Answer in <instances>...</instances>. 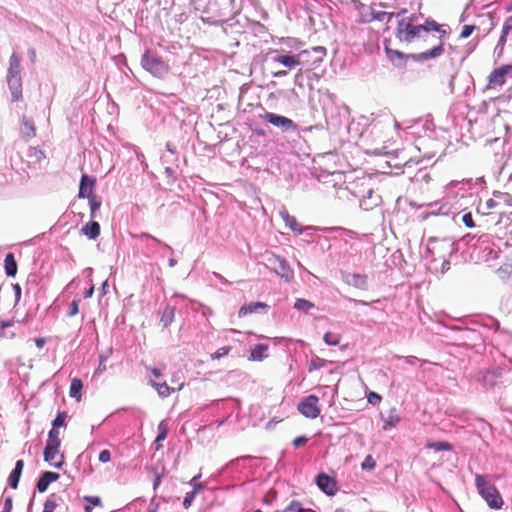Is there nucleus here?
I'll list each match as a JSON object with an SVG mask.
<instances>
[{"label": "nucleus", "mask_w": 512, "mask_h": 512, "mask_svg": "<svg viewBox=\"0 0 512 512\" xmlns=\"http://www.w3.org/2000/svg\"><path fill=\"white\" fill-rule=\"evenodd\" d=\"M418 16L410 15L398 21L396 28V37L401 42L412 43L415 40H423L432 43L437 39V43L432 48L417 54H406L398 50L385 48L388 59L396 67L402 68L407 59L415 62H424L429 59L440 57L445 52V40L451 33L448 24H439L432 18H426L423 23H418Z\"/></svg>", "instance_id": "1"}, {"label": "nucleus", "mask_w": 512, "mask_h": 512, "mask_svg": "<svg viewBox=\"0 0 512 512\" xmlns=\"http://www.w3.org/2000/svg\"><path fill=\"white\" fill-rule=\"evenodd\" d=\"M238 10L236 0H211L207 6L203 21L211 25L226 23Z\"/></svg>", "instance_id": "2"}, {"label": "nucleus", "mask_w": 512, "mask_h": 512, "mask_svg": "<svg viewBox=\"0 0 512 512\" xmlns=\"http://www.w3.org/2000/svg\"><path fill=\"white\" fill-rule=\"evenodd\" d=\"M475 485L479 494L491 509L502 508L504 502L499 491L485 476L476 474Z\"/></svg>", "instance_id": "3"}, {"label": "nucleus", "mask_w": 512, "mask_h": 512, "mask_svg": "<svg viewBox=\"0 0 512 512\" xmlns=\"http://www.w3.org/2000/svg\"><path fill=\"white\" fill-rule=\"evenodd\" d=\"M142 68L154 77L163 79L170 71L169 65L156 53L146 50L141 56Z\"/></svg>", "instance_id": "4"}, {"label": "nucleus", "mask_w": 512, "mask_h": 512, "mask_svg": "<svg viewBox=\"0 0 512 512\" xmlns=\"http://www.w3.org/2000/svg\"><path fill=\"white\" fill-rule=\"evenodd\" d=\"M509 370L505 364L499 365L494 369L480 370L476 374V381L486 390L493 389L502 378L504 372Z\"/></svg>", "instance_id": "5"}, {"label": "nucleus", "mask_w": 512, "mask_h": 512, "mask_svg": "<svg viewBox=\"0 0 512 512\" xmlns=\"http://www.w3.org/2000/svg\"><path fill=\"white\" fill-rule=\"evenodd\" d=\"M261 117L267 123L279 128L283 133L297 132V124L286 116L266 111Z\"/></svg>", "instance_id": "6"}, {"label": "nucleus", "mask_w": 512, "mask_h": 512, "mask_svg": "<svg viewBox=\"0 0 512 512\" xmlns=\"http://www.w3.org/2000/svg\"><path fill=\"white\" fill-rule=\"evenodd\" d=\"M476 249H479L483 253V257L486 261L495 260L498 258L500 251L499 247L492 241V235L481 234L473 244Z\"/></svg>", "instance_id": "7"}, {"label": "nucleus", "mask_w": 512, "mask_h": 512, "mask_svg": "<svg viewBox=\"0 0 512 512\" xmlns=\"http://www.w3.org/2000/svg\"><path fill=\"white\" fill-rule=\"evenodd\" d=\"M318 397L316 395H308L304 397L297 406L300 414L309 419H315L320 415V408L318 406Z\"/></svg>", "instance_id": "8"}, {"label": "nucleus", "mask_w": 512, "mask_h": 512, "mask_svg": "<svg viewBox=\"0 0 512 512\" xmlns=\"http://www.w3.org/2000/svg\"><path fill=\"white\" fill-rule=\"evenodd\" d=\"M309 54L308 50L301 51L300 53L293 54H277L273 60L289 69H293L304 61V56Z\"/></svg>", "instance_id": "9"}, {"label": "nucleus", "mask_w": 512, "mask_h": 512, "mask_svg": "<svg viewBox=\"0 0 512 512\" xmlns=\"http://www.w3.org/2000/svg\"><path fill=\"white\" fill-rule=\"evenodd\" d=\"M315 483L318 488L328 496L335 495L338 490L335 479L324 472L316 476Z\"/></svg>", "instance_id": "10"}, {"label": "nucleus", "mask_w": 512, "mask_h": 512, "mask_svg": "<svg viewBox=\"0 0 512 512\" xmlns=\"http://www.w3.org/2000/svg\"><path fill=\"white\" fill-rule=\"evenodd\" d=\"M342 280L349 286L357 289H368V277L365 274L341 272Z\"/></svg>", "instance_id": "11"}, {"label": "nucleus", "mask_w": 512, "mask_h": 512, "mask_svg": "<svg viewBox=\"0 0 512 512\" xmlns=\"http://www.w3.org/2000/svg\"><path fill=\"white\" fill-rule=\"evenodd\" d=\"M273 264L275 273L284 279L285 282L289 283L294 278V272L286 259L275 256Z\"/></svg>", "instance_id": "12"}, {"label": "nucleus", "mask_w": 512, "mask_h": 512, "mask_svg": "<svg viewBox=\"0 0 512 512\" xmlns=\"http://www.w3.org/2000/svg\"><path fill=\"white\" fill-rule=\"evenodd\" d=\"M511 69L512 66L510 65H502L494 69L488 77V86L490 88L501 87L505 83V77Z\"/></svg>", "instance_id": "13"}, {"label": "nucleus", "mask_w": 512, "mask_h": 512, "mask_svg": "<svg viewBox=\"0 0 512 512\" xmlns=\"http://www.w3.org/2000/svg\"><path fill=\"white\" fill-rule=\"evenodd\" d=\"M269 309L270 306L264 302H250L241 306V308L238 311V315L239 317H245L253 313L267 314Z\"/></svg>", "instance_id": "14"}, {"label": "nucleus", "mask_w": 512, "mask_h": 512, "mask_svg": "<svg viewBox=\"0 0 512 512\" xmlns=\"http://www.w3.org/2000/svg\"><path fill=\"white\" fill-rule=\"evenodd\" d=\"M59 448H60V445L46 443L45 447H44V451H43L44 461L57 469H61L62 466L64 465V456L63 455H61L60 461H58L56 463L52 462L54 460V458L56 457V455L58 454Z\"/></svg>", "instance_id": "15"}, {"label": "nucleus", "mask_w": 512, "mask_h": 512, "mask_svg": "<svg viewBox=\"0 0 512 512\" xmlns=\"http://www.w3.org/2000/svg\"><path fill=\"white\" fill-rule=\"evenodd\" d=\"M382 198L379 194L369 189L365 195L360 199L359 206L365 211H370L380 205Z\"/></svg>", "instance_id": "16"}, {"label": "nucleus", "mask_w": 512, "mask_h": 512, "mask_svg": "<svg viewBox=\"0 0 512 512\" xmlns=\"http://www.w3.org/2000/svg\"><path fill=\"white\" fill-rule=\"evenodd\" d=\"M60 478V475L56 472L52 471H44L40 474L37 482L36 489L39 493H44L47 491L49 485Z\"/></svg>", "instance_id": "17"}, {"label": "nucleus", "mask_w": 512, "mask_h": 512, "mask_svg": "<svg viewBox=\"0 0 512 512\" xmlns=\"http://www.w3.org/2000/svg\"><path fill=\"white\" fill-rule=\"evenodd\" d=\"M95 186V179L88 176L87 174H83L80 179L79 183V191H78V197L79 198H89L93 194V189Z\"/></svg>", "instance_id": "18"}, {"label": "nucleus", "mask_w": 512, "mask_h": 512, "mask_svg": "<svg viewBox=\"0 0 512 512\" xmlns=\"http://www.w3.org/2000/svg\"><path fill=\"white\" fill-rule=\"evenodd\" d=\"M8 88L11 92L13 102L22 99V81L21 76H7Z\"/></svg>", "instance_id": "19"}, {"label": "nucleus", "mask_w": 512, "mask_h": 512, "mask_svg": "<svg viewBox=\"0 0 512 512\" xmlns=\"http://www.w3.org/2000/svg\"><path fill=\"white\" fill-rule=\"evenodd\" d=\"M24 468V461L22 459H19L15 462V466L13 470L10 472L8 476V485L12 489H17L22 472Z\"/></svg>", "instance_id": "20"}, {"label": "nucleus", "mask_w": 512, "mask_h": 512, "mask_svg": "<svg viewBox=\"0 0 512 512\" xmlns=\"http://www.w3.org/2000/svg\"><path fill=\"white\" fill-rule=\"evenodd\" d=\"M100 224L93 219L86 223L81 231L90 240H95L100 235Z\"/></svg>", "instance_id": "21"}, {"label": "nucleus", "mask_w": 512, "mask_h": 512, "mask_svg": "<svg viewBox=\"0 0 512 512\" xmlns=\"http://www.w3.org/2000/svg\"><path fill=\"white\" fill-rule=\"evenodd\" d=\"M280 216L282 220L284 221L285 225L292 230L293 232H296L297 234H302L303 229L298 224L296 218L292 215H290L287 210L283 209L280 211Z\"/></svg>", "instance_id": "22"}, {"label": "nucleus", "mask_w": 512, "mask_h": 512, "mask_svg": "<svg viewBox=\"0 0 512 512\" xmlns=\"http://www.w3.org/2000/svg\"><path fill=\"white\" fill-rule=\"evenodd\" d=\"M175 311V306H171L168 303L165 304L160 317V323L162 324L163 328H167L174 321Z\"/></svg>", "instance_id": "23"}, {"label": "nucleus", "mask_w": 512, "mask_h": 512, "mask_svg": "<svg viewBox=\"0 0 512 512\" xmlns=\"http://www.w3.org/2000/svg\"><path fill=\"white\" fill-rule=\"evenodd\" d=\"M150 384L161 398H167L175 391V389L170 387L166 381L160 382L150 379Z\"/></svg>", "instance_id": "24"}, {"label": "nucleus", "mask_w": 512, "mask_h": 512, "mask_svg": "<svg viewBox=\"0 0 512 512\" xmlns=\"http://www.w3.org/2000/svg\"><path fill=\"white\" fill-rule=\"evenodd\" d=\"M268 345L264 343H258L254 345L250 352V359L254 361H262L268 357Z\"/></svg>", "instance_id": "25"}, {"label": "nucleus", "mask_w": 512, "mask_h": 512, "mask_svg": "<svg viewBox=\"0 0 512 512\" xmlns=\"http://www.w3.org/2000/svg\"><path fill=\"white\" fill-rule=\"evenodd\" d=\"M4 268L8 277H14L17 274L18 265L13 253L9 252L5 255Z\"/></svg>", "instance_id": "26"}, {"label": "nucleus", "mask_w": 512, "mask_h": 512, "mask_svg": "<svg viewBox=\"0 0 512 512\" xmlns=\"http://www.w3.org/2000/svg\"><path fill=\"white\" fill-rule=\"evenodd\" d=\"M381 419L384 421V425H383L384 430L396 427V425L400 422V417L397 413L396 408L390 409L387 417H384L381 414Z\"/></svg>", "instance_id": "27"}, {"label": "nucleus", "mask_w": 512, "mask_h": 512, "mask_svg": "<svg viewBox=\"0 0 512 512\" xmlns=\"http://www.w3.org/2000/svg\"><path fill=\"white\" fill-rule=\"evenodd\" d=\"M21 58L18 54L13 53L9 59V68L7 76H20Z\"/></svg>", "instance_id": "28"}, {"label": "nucleus", "mask_w": 512, "mask_h": 512, "mask_svg": "<svg viewBox=\"0 0 512 512\" xmlns=\"http://www.w3.org/2000/svg\"><path fill=\"white\" fill-rule=\"evenodd\" d=\"M454 244L453 243H450L446 240H443V241H435L434 242V246L432 247H428V252L431 253V257H432V261L435 262L436 261V256H435V250H449V255L453 252L454 248H453Z\"/></svg>", "instance_id": "29"}, {"label": "nucleus", "mask_w": 512, "mask_h": 512, "mask_svg": "<svg viewBox=\"0 0 512 512\" xmlns=\"http://www.w3.org/2000/svg\"><path fill=\"white\" fill-rule=\"evenodd\" d=\"M83 383L79 378H73L70 383L69 396L76 400H80Z\"/></svg>", "instance_id": "30"}, {"label": "nucleus", "mask_w": 512, "mask_h": 512, "mask_svg": "<svg viewBox=\"0 0 512 512\" xmlns=\"http://www.w3.org/2000/svg\"><path fill=\"white\" fill-rule=\"evenodd\" d=\"M205 488V485H194V488L192 491L187 492L184 500H183V507L185 509H188L191 507L196 495L201 492Z\"/></svg>", "instance_id": "31"}, {"label": "nucleus", "mask_w": 512, "mask_h": 512, "mask_svg": "<svg viewBox=\"0 0 512 512\" xmlns=\"http://www.w3.org/2000/svg\"><path fill=\"white\" fill-rule=\"evenodd\" d=\"M251 459V456H241L232 459L220 469V474L226 473L228 470H238L241 462Z\"/></svg>", "instance_id": "32"}, {"label": "nucleus", "mask_w": 512, "mask_h": 512, "mask_svg": "<svg viewBox=\"0 0 512 512\" xmlns=\"http://www.w3.org/2000/svg\"><path fill=\"white\" fill-rule=\"evenodd\" d=\"M167 434H168V426L165 423V421H161L158 424V433H157V436H156V439L154 442L156 445L155 450H159V448L161 447L160 442H162L166 439Z\"/></svg>", "instance_id": "33"}, {"label": "nucleus", "mask_w": 512, "mask_h": 512, "mask_svg": "<svg viewBox=\"0 0 512 512\" xmlns=\"http://www.w3.org/2000/svg\"><path fill=\"white\" fill-rule=\"evenodd\" d=\"M330 361L322 359L318 356H314L307 364L308 371L311 373L315 370H319L321 368H324L329 364Z\"/></svg>", "instance_id": "34"}, {"label": "nucleus", "mask_w": 512, "mask_h": 512, "mask_svg": "<svg viewBox=\"0 0 512 512\" xmlns=\"http://www.w3.org/2000/svg\"><path fill=\"white\" fill-rule=\"evenodd\" d=\"M87 199L89 201L90 207V218L95 219L97 217V212L101 207L102 201L97 195H92Z\"/></svg>", "instance_id": "35"}, {"label": "nucleus", "mask_w": 512, "mask_h": 512, "mask_svg": "<svg viewBox=\"0 0 512 512\" xmlns=\"http://www.w3.org/2000/svg\"><path fill=\"white\" fill-rule=\"evenodd\" d=\"M493 196L500 202V206L512 207V195L507 192L494 191Z\"/></svg>", "instance_id": "36"}, {"label": "nucleus", "mask_w": 512, "mask_h": 512, "mask_svg": "<svg viewBox=\"0 0 512 512\" xmlns=\"http://www.w3.org/2000/svg\"><path fill=\"white\" fill-rule=\"evenodd\" d=\"M293 307L298 311L308 313L310 309L315 308V304L306 299L298 298L296 299Z\"/></svg>", "instance_id": "37"}, {"label": "nucleus", "mask_w": 512, "mask_h": 512, "mask_svg": "<svg viewBox=\"0 0 512 512\" xmlns=\"http://www.w3.org/2000/svg\"><path fill=\"white\" fill-rule=\"evenodd\" d=\"M58 499H60L55 493L49 495L44 503L42 512H54L58 506Z\"/></svg>", "instance_id": "38"}, {"label": "nucleus", "mask_w": 512, "mask_h": 512, "mask_svg": "<svg viewBox=\"0 0 512 512\" xmlns=\"http://www.w3.org/2000/svg\"><path fill=\"white\" fill-rule=\"evenodd\" d=\"M309 53H313L314 57L312 58V63L316 64L318 62H321L324 56L326 55V48L322 46H315L312 47Z\"/></svg>", "instance_id": "39"}, {"label": "nucleus", "mask_w": 512, "mask_h": 512, "mask_svg": "<svg viewBox=\"0 0 512 512\" xmlns=\"http://www.w3.org/2000/svg\"><path fill=\"white\" fill-rule=\"evenodd\" d=\"M393 17H395V13L393 12L378 11L372 13V18L374 20L385 23H389Z\"/></svg>", "instance_id": "40"}, {"label": "nucleus", "mask_w": 512, "mask_h": 512, "mask_svg": "<svg viewBox=\"0 0 512 512\" xmlns=\"http://www.w3.org/2000/svg\"><path fill=\"white\" fill-rule=\"evenodd\" d=\"M112 353V348H110L108 350V353L107 354H100L99 355V365L98 367L96 368L95 370V375H98V374H102L103 372H105L107 370V367H106V362L110 356V354Z\"/></svg>", "instance_id": "41"}, {"label": "nucleus", "mask_w": 512, "mask_h": 512, "mask_svg": "<svg viewBox=\"0 0 512 512\" xmlns=\"http://www.w3.org/2000/svg\"><path fill=\"white\" fill-rule=\"evenodd\" d=\"M83 500L87 502L90 505H86L84 507L85 512H91L92 507L91 506H100L101 505V498L99 496H84Z\"/></svg>", "instance_id": "42"}, {"label": "nucleus", "mask_w": 512, "mask_h": 512, "mask_svg": "<svg viewBox=\"0 0 512 512\" xmlns=\"http://www.w3.org/2000/svg\"><path fill=\"white\" fill-rule=\"evenodd\" d=\"M27 156L35 162H40L45 157L44 152L37 147H29Z\"/></svg>", "instance_id": "43"}, {"label": "nucleus", "mask_w": 512, "mask_h": 512, "mask_svg": "<svg viewBox=\"0 0 512 512\" xmlns=\"http://www.w3.org/2000/svg\"><path fill=\"white\" fill-rule=\"evenodd\" d=\"M429 208L431 209V214H448V209H446V205L440 202L430 203Z\"/></svg>", "instance_id": "44"}, {"label": "nucleus", "mask_w": 512, "mask_h": 512, "mask_svg": "<svg viewBox=\"0 0 512 512\" xmlns=\"http://www.w3.org/2000/svg\"><path fill=\"white\" fill-rule=\"evenodd\" d=\"M428 447L435 451H451L452 445L446 441H438L428 444Z\"/></svg>", "instance_id": "45"}, {"label": "nucleus", "mask_w": 512, "mask_h": 512, "mask_svg": "<svg viewBox=\"0 0 512 512\" xmlns=\"http://www.w3.org/2000/svg\"><path fill=\"white\" fill-rule=\"evenodd\" d=\"M323 340L329 346H337L340 343V336L332 332H326Z\"/></svg>", "instance_id": "46"}, {"label": "nucleus", "mask_w": 512, "mask_h": 512, "mask_svg": "<svg viewBox=\"0 0 512 512\" xmlns=\"http://www.w3.org/2000/svg\"><path fill=\"white\" fill-rule=\"evenodd\" d=\"M67 418V413L65 411H59L52 421V427L59 429L60 427L65 426V421Z\"/></svg>", "instance_id": "47"}, {"label": "nucleus", "mask_w": 512, "mask_h": 512, "mask_svg": "<svg viewBox=\"0 0 512 512\" xmlns=\"http://www.w3.org/2000/svg\"><path fill=\"white\" fill-rule=\"evenodd\" d=\"M141 238H142V239H144V238H145V239L151 240V241H153L154 243H156V244H159V245L163 246V247H164V249H165V250H167L170 254H173V253H174V251H173V249H172V247H171L170 245H168V244H166V243L162 242L161 240L157 239L156 237H154V236H152V235H150V234H148V233H142V234H141Z\"/></svg>", "instance_id": "48"}, {"label": "nucleus", "mask_w": 512, "mask_h": 512, "mask_svg": "<svg viewBox=\"0 0 512 512\" xmlns=\"http://www.w3.org/2000/svg\"><path fill=\"white\" fill-rule=\"evenodd\" d=\"M231 349H232L231 346H223V347L217 349L214 353H212L210 355V357L212 360L221 359V358L227 356L230 353Z\"/></svg>", "instance_id": "49"}, {"label": "nucleus", "mask_w": 512, "mask_h": 512, "mask_svg": "<svg viewBox=\"0 0 512 512\" xmlns=\"http://www.w3.org/2000/svg\"><path fill=\"white\" fill-rule=\"evenodd\" d=\"M46 443L61 445L58 429L53 427L50 429Z\"/></svg>", "instance_id": "50"}, {"label": "nucleus", "mask_w": 512, "mask_h": 512, "mask_svg": "<svg viewBox=\"0 0 512 512\" xmlns=\"http://www.w3.org/2000/svg\"><path fill=\"white\" fill-rule=\"evenodd\" d=\"M22 123H23L25 134L29 137L35 136V126H34L33 122L24 117L22 120Z\"/></svg>", "instance_id": "51"}, {"label": "nucleus", "mask_w": 512, "mask_h": 512, "mask_svg": "<svg viewBox=\"0 0 512 512\" xmlns=\"http://www.w3.org/2000/svg\"><path fill=\"white\" fill-rule=\"evenodd\" d=\"M375 460L373 459V457L371 455H368L365 457L364 461L362 462L361 464V468L363 470H372L375 468Z\"/></svg>", "instance_id": "52"}, {"label": "nucleus", "mask_w": 512, "mask_h": 512, "mask_svg": "<svg viewBox=\"0 0 512 512\" xmlns=\"http://www.w3.org/2000/svg\"><path fill=\"white\" fill-rule=\"evenodd\" d=\"M461 221L464 223V225L468 228H473L475 226L473 216L471 212H466L462 214Z\"/></svg>", "instance_id": "53"}, {"label": "nucleus", "mask_w": 512, "mask_h": 512, "mask_svg": "<svg viewBox=\"0 0 512 512\" xmlns=\"http://www.w3.org/2000/svg\"><path fill=\"white\" fill-rule=\"evenodd\" d=\"M79 299H74L69 306V310L67 312L68 317H73L78 314L79 312Z\"/></svg>", "instance_id": "54"}, {"label": "nucleus", "mask_w": 512, "mask_h": 512, "mask_svg": "<svg viewBox=\"0 0 512 512\" xmlns=\"http://www.w3.org/2000/svg\"><path fill=\"white\" fill-rule=\"evenodd\" d=\"M507 36H508V34H504V31L502 30V34H501V36L498 40V43L495 47V52H497L498 55H500L504 49V45L506 43Z\"/></svg>", "instance_id": "55"}, {"label": "nucleus", "mask_w": 512, "mask_h": 512, "mask_svg": "<svg viewBox=\"0 0 512 512\" xmlns=\"http://www.w3.org/2000/svg\"><path fill=\"white\" fill-rule=\"evenodd\" d=\"M12 288H13L14 296H15L14 307H16L20 302L21 295H22V289L18 283L12 284Z\"/></svg>", "instance_id": "56"}, {"label": "nucleus", "mask_w": 512, "mask_h": 512, "mask_svg": "<svg viewBox=\"0 0 512 512\" xmlns=\"http://www.w3.org/2000/svg\"><path fill=\"white\" fill-rule=\"evenodd\" d=\"M475 28L476 26L474 25H464L460 33V38H468L473 33Z\"/></svg>", "instance_id": "57"}, {"label": "nucleus", "mask_w": 512, "mask_h": 512, "mask_svg": "<svg viewBox=\"0 0 512 512\" xmlns=\"http://www.w3.org/2000/svg\"><path fill=\"white\" fill-rule=\"evenodd\" d=\"M431 177L429 173L422 171L421 169L419 172L415 175V180L420 182L428 183L430 181Z\"/></svg>", "instance_id": "58"}, {"label": "nucleus", "mask_w": 512, "mask_h": 512, "mask_svg": "<svg viewBox=\"0 0 512 512\" xmlns=\"http://www.w3.org/2000/svg\"><path fill=\"white\" fill-rule=\"evenodd\" d=\"M14 325L13 320H0V338L4 337V330Z\"/></svg>", "instance_id": "59"}, {"label": "nucleus", "mask_w": 512, "mask_h": 512, "mask_svg": "<svg viewBox=\"0 0 512 512\" xmlns=\"http://www.w3.org/2000/svg\"><path fill=\"white\" fill-rule=\"evenodd\" d=\"M484 326L497 331L499 329V322L496 319L489 317L485 319Z\"/></svg>", "instance_id": "60"}, {"label": "nucleus", "mask_w": 512, "mask_h": 512, "mask_svg": "<svg viewBox=\"0 0 512 512\" xmlns=\"http://www.w3.org/2000/svg\"><path fill=\"white\" fill-rule=\"evenodd\" d=\"M381 399V396L376 392H370L367 396L368 403L372 405L380 403Z\"/></svg>", "instance_id": "61"}, {"label": "nucleus", "mask_w": 512, "mask_h": 512, "mask_svg": "<svg viewBox=\"0 0 512 512\" xmlns=\"http://www.w3.org/2000/svg\"><path fill=\"white\" fill-rule=\"evenodd\" d=\"M99 461L102 462V463H107L111 460V452L107 449H104L102 450L100 453H99V457H98Z\"/></svg>", "instance_id": "62"}, {"label": "nucleus", "mask_w": 512, "mask_h": 512, "mask_svg": "<svg viewBox=\"0 0 512 512\" xmlns=\"http://www.w3.org/2000/svg\"><path fill=\"white\" fill-rule=\"evenodd\" d=\"M307 442H308V438L305 435H301V436L296 437L293 440L292 444L295 448H299L302 445L306 444Z\"/></svg>", "instance_id": "63"}, {"label": "nucleus", "mask_w": 512, "mask_h": 512, "mask_svg": "<svg viewBox=\"0 0 512 512\" xmlns=\"http://www.w3.org/2000/svg\"><path fill=\"white\" fill-rule=\"evenodd\" d=\"M502 30L504 31V34H509V32L512 31V16L506 18Z\"/></svg>", "instance_id": "64"}]
</instances>
